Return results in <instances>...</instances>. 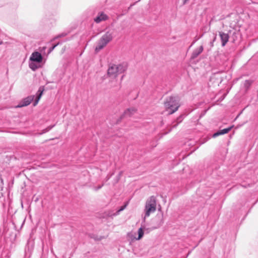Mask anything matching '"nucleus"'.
Instances as JSON below:
<instances>
[{
	"mask_svg": "<svg viewBox=\"0 0 258 258\" xmlns=\"http://www.w3.org/2000/svg\"><path fill=\"white\" fill-rule=\"evenodd\" d=\"M183 1V5H185V4L187 3V2L189 1V0H182Z\"/></svg>",
	"mask_w": 258,
	"mask_h": 258,
	"instance_id": "17",
	"label": "nucleus"
},
{
	"mask_svg": "<svg viewBox=\"0 0 258 258\" xmlns=\"http://www.w3.org/2000/svg\"><path fill=\"white\" fill-rule=\"evenodd\" d=\"M144 232L142 227L140 228L138 231V237L136 238V240L141 239L144 236Z\"/></svg>",
	"mask_w": 258,
	"mask_h": 258,
	"instance_id": "13",
	"label": "nucleus"
},
{
	"mask_svg": "<svg viewBox=\"0 0 258 258\" xmlns=\"http://www.w3.org/2000/svg\"><path fill=\"white\" fill-rule=\"evenodd\" d=\"M127 205V203L125 205L121 207L117 211V213L118 214L120 212L123 211L126 208Z\"/></svg>",
	"mask_w": 258,
	"mask_h": 258,
	"instance_id": "14",
	"label": "nucleus"
},
{
	"mask_svg": "<svg viewBox=\"0 0 258 258\" xmlns=\"http://www.w3.org/2000/svg\"><path fill=\"white\" fill-rule=\"evenodd\" d=\"M51 128H52V127H49L48 130H47L45 131V132H46L48 131H49V130H50Z\"/></svg>",
	"mask_w": 258,
	"mask_h": 258,
	"instance_id": "19",
	"label": "nucleus"
},
{
	"mask_svg": "<svg viewBox=\"0 0 258 258\" xmlns=\"http://www.w3.org/2000/svg\"><path fill=\"white\" fill-rule=\"evenodd\" d=\"M232 127L231 126V127H229L228 128H224V129L221 130L217 132V133H215V134H214L213 135V137L214 138H215V137H217V136H218L219 135H224V134H227L231 130Z\"/></svg>",
	"mask_w": 258,
	"mask_h": 258,
	"instance_id": "10",
	"label": "nucleus"
},
{
	"mask_svg": "<svg viewBox=\"0 0 258 258\" xmlns=\"http://www.w3.org/2000/svg\"><path fill=\"white\" fill-rule=\"evenodd\" d=\"M35 96H29L24 98L17 106L18 107H22L29 105L31 102L34 99Z\"/></svg>",
	"mask_w": 258,
	"mask_h": 258,
	"instance_id": "6",
	"label": "nucleus"
},
{
	"mask_svg": "<svg viewBox=\"0 0 258 258\" xmlns=\"http://www.w3.org/2000/svg\"><path fill=\"white\" fill-rule=\"evenodd\" d=\"M203 51V47L200 46L199 48L196 49L192 54V58H195L197 57Z\"/></svg>",
	"mask_w": 258,
	"mask_h": 258,
	"instance_id": "11",
	"label": "nucleus"
},
{
	"mask_svg": "<svg viewBox=\"0 0 258 258\" xmlns=\"http://www.w3.org/2000/svg\"><path fill=\"white\" fill-rule=\"evenodd\" d=\"M112 38V33L107 32L102 36L98 42L97 45L95 48L96 52H98L102 49Z\"/></svg>",
	"mask_w": 258,
	"mask_h": 258,
	"instance_id": "5",
	"label": "nucleus"
},
{
	"mask_svg": "<svg viewBox=\"0 0 258 258\" xmlns=\"http://www.w3.org/2000/svg\"><path fill=\"white\" fill-rule=\"evenodd\" d=\"M164 105L166 110L171 114L176 111L180 106L178 98L176 97H170L167 99Z\"/></svg>",
	"mask_w": 258,
	"mask_h": 258,
	"instance_id": "1",
	"label": "nucleus"
},
{
	"mask_svg": "<svg viewBox=\"0 0 258 258\" xmlns=\"http://www.w3.org/2000/svg\"><path fill=\"white\" fill-rule=\"evenodd\" d=\"M3 43V41L0 40V45L2 44Z\"/></svg>",
	"mask_w": 258,
	"mask_h": 258,
	"instance_id": "20",
	"label": "nucleus"
},
{
	"mask_svg": "<svg viewBox=\"0 0 258 258\" xmlns=\"http://www.w3.org/2000/svg\"><path fill=\"white\" fill-rule=\"evenodd\" d=\"M43 92V89L41 87H40L39 89V90L37 91V93L36 94V97H35V101L33 103V106H35L38 104L39 100L40 99V98L41 97Z\"/></svg>",
	"mask_w": 258,
	"mask_h": 258,
	"instance_id": "9",
	"label": "nucleus"
},
{
	"mask_svg": "<svg viewBox=\"0 0 258 258\" xmlns=\"http://www.w3.org/2000/svg\"><path fill=\"white\" fill-rule=\"evenodd\" d=\"M156 198L153 196L151 197L147 200L144 209V221L147 217H149L152 213L155 212L156 210Z\"/></svg>",
	"mask_w": 258,
	"mask_h": 258,
	"instance_id": "2",
	"label": "nucleus"
},
{
	"mask_svg": "<svg viewBox=\"0 0 258 258\" xmlns=\"http://www.w3.org/2000/svg\"><path fill=\"white\" fill-rule=\"evenodd\" d=\"M219 35L222 41V45L224 46L229 40V36L227 34L223 32H220Z\"/></svg>",
	"mask_w": 258,
	"mask_h": 258,
	"instance_id": "8",
	"label": "nucleus"
},
{
	"mask_svg": "<svg viewBox=\"0 0 258 258\" xmlns=\"http://www.w3.org/2000/svg\"><path fill=\"white\" fill-rule=\"evenodd\" d=\"M57 44H55V45H53L52 47H51V48H50V49L49 50V52H51L54 49V48L57 46Z\"/></svg>",
	"mask_w": 258,
	"mask_h": 258,
	"instance_id": "16",
	"label": "nucleus"
},
{
	"mask_svg": "<svg viewBox=\"0 0 258 258\" xmlns=\"http://www.w3.org/2000/svg\"><path fill=\"white\" fill-rule=\"evenodd\" d=\"M126 69V66L124 64H112L108 69V75L110 78H115L119 74L123 73Z\"/></svg>",
	"mask_w": 258,
	"mask_h": 258,
	"instance_id": "4",
	"label": "nucleus"
},
{
	"mask_svg": "<svg viewBox=\"0 0 258 258\" xmlns=\"http://www.w3.org/2000/svg\"><path fill=\"white\" fill-rule=\"evenodd\" d=\"M102 186V185L98 186V188H97V189H100V188H101Z\"/></svg>",
	"mask_w": 258,
	"mask_h": 258,
	"instance_id": "18",
	"label": "nucleus"
},
{
	"mask_svg": "<svg viewBox=\"0 0 258 258\" xmlns=\"http://www.w3.org/2000/svg\"><path fill=\"white\" fill-rule=\"evenodd\" d=\"M163 223V219H161L159 222V223L157 225L156 227H155V228H157L160 227Z\"/></svg>",
	"mask_w": 258,
	"mask_h": 258,
	"instance_id": "15",
	"label": "nucleus"
},
{
	"mask_svg": "<svg viewBox=\"0 0 258 258\" xmlns=\"http://www.w3.org/2000/svg\"><path fill=\"white\" fill-rule=\"evenodd\" d=\"M136 111V110L134 108H129L124 111V115L130 116L132 114H133Z\"/></svg>",
	"mask_w": 258,
	"mask_h": 258,
	"instance_id": "12",
	"label": "nucleus"
},
{
	"mask_svg": "<svg viewBox=\"0 0 258 258\" xmlns=\"http://www.w3.org/2000/svg\"><path fill=\"white\" fill-rule=\"evenodd\" d=\"M42 59L43 57L40 52L38 51L33 52L29 58L30 68L34 71L36 70L40 67L39 63L42 61Z\"/></svg>",
	"mask_w": 258,
	"mask_h": 258,
	"instance_id": "3",
	"label": "nucleus"
},
{
	"mask_svg": "<svg viewBox=\"0 0 258 258\" xmlns=\"http://www.w3.org/2000/svg\"><path fill=\"white\" fill-rule=\"evenodd\" d=\"M108 19V16L104 13H99L98 16L94 19V21L99 23L102 21H105Z\"/></svg>",
	"mask_w": 258,
	"mask_h": 258,
	"instance_id": "7",
	"label": "nucleus"
}]
</instances>
